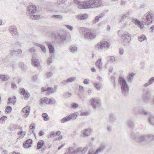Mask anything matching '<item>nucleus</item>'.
I'll list each match as a JSON object with an SVG mask.
<instances>
[{
    "instance_id": "1",
    "label": "nucleus",
    "mask_w": 154,
    "mask_h": 154,
    "mask_svg": "<svg viewBox=\"0 0 154 154\" xmlns=\"http://www.w3.org/2000/svg\"><path fill=\"white\" fill-rule=\"evenodd\" d=\"M154 19V14L148 11L143 16L141 23L139 20L134 18L132 19V22L141 29H142L143 28L144 25H148L151 24Z\"/></svg>"
},
{
    "instance_id": "2",
    "label": "nucleus",
    "mask_w": 154,
    "mask_h": 154,
    "mask_svg": "<svg viewBox=\"0 0 154 154\" xmlns=\"http://www.w3.org/2000/svg\"><path fill=\"white\" fill-rule=\"evenodd\" d=\"M131 137L135 141L141 143L151 142L154 139V135L151 134L145 136L140 135L139 133H132Z\"/></svg>"
},
{
    "instance_id": "3",
    "label": "nucleus",
    "mask_w": 154,
    "mask_h": 154,
    "mask_svg": "<svg viewBox=\"0 0 154 154\" xmlns=\"http://www.w3.org/2000/svg\"><path fill=\"white\" fill-rule=\"evenodd\" d=\"M118 81L121 86L123 94L125 96L128 94L129 89L126 81L122 77H120Z\"/></svg>"
},
{
    "instance_id": "4",
    "label": "nucleus",
    "mask_w": 154,
    "mask_h": 154,
    "mask_svg": "<svg viewBox=\"0 0 154 154\" xmlns=\"http://www.w3.org/2000/svg\"><path fill=\"white\" fill-rule=\"evenodd\" d=\"M89 102L92 107L94 109L99 107L101 105V100L97 97L92 98Z\"/></svg>"
},
{
    "instance_id": "5",
    "label": "nucleus",
    "mask_w": 154,
    "mask_h": 154,
    "mask_svg": "<svg viewBox=\"0 0 154 154\" xmlns=\"http://www.w3.org/2000/svg\"><path fill=\"white\" fill-rule=\"evenodd\" d=\"M143 91V92L142 94V101L145 103H148L150 100L151 94L148 90L144 89Z\"/></svg>"
},
{
    "instance_id": "6",
    "label": "nucleus",
    "mask_w": 154,
    "mask_h": 154,
    "mask_svg": "<svg viewBox=\"0 0 154 154\" xmlns=\"http://www.w3.org/2000/svg\"><path fill=\"white\" fill-rule=\"evenodd\" d=\"M89 8L98 7L101 6V2L100 0L88 1Z\"/></svg>"
},
{
    "instance_id": "7",
    "label": "nucleus",
    "mask_w": 154,
    "mask_h": 154,
    "mask_svg": "<svg viewBox=\"0 0 154 154\" xmlns=\"http://www.w3.org/2000/svg\"><path fill=\"white\" fill-rule=\"evenodd\" d=\"M131 36V35L128 32H125L122 35L121 38L123 39L125 45H127L130 43Z\"/></svg>"
},
{
    "instance_id": "8",
    "label": "nucleus",
    "mask_w": 154,
    "mask_h": 154,
    "mask_svg": "<svg viewBox=\"0 0 154 154\" xmlns=\"http://www.w3.org/2000/svg\"><path fill=\"white\" fill-rule=\"evenodd\" d=\"M56 40L59 44L63 43L65 40L66 36L64 34L58 33L55 35Z\"/></svg>"
},
{
    "instance_id": "9",
    "label": "nucleus",
    "mask_w": 154,
    "mask_h": 154,
    "mask_svg": "<svg viewBox=\"0 0 154 154\" xmlns=\"http://www.w3.org/2000/svg\"><path fill=\"white\" fill-rule=\"evenodd\" d=\"M88 149V147L87 146L83 148L79 147L75 150V154H85L86 152Z\"/></svg>"
},
{
    "instance_id": "10",
    "label": "nucleus",
    "mask_w": 154,
    "mask_h": 154,
    "mask_svg": "<svg viewBox=\"0 0 154 154\" xmlns=\"http://www.w3.org/2000/svg\"><path fill=\"white\" fill-rule=\"evenodd\" d=\"M9 31L13 36H19V33L17 31L16 26H11L9 28Z\"/></svg>"
},
{
    "instance_id": "11",
    "label": "nucleus",
    "mask_w": 154,
    "mask_h": 154,
    "mask_svg": "<svg viewBox=\"0 0 154 154\" xmlns=\"http://www.w3.org/2000/svg\"><path fill=\"white\" fill-rule=\"evenodd\" d=\"M37 58V56L36 54H34L32 55V62L33 65L35 67H37L40 65L39 61Z\"/></svg>"
},
{
    "instance_id": "12",
    "label": "nucleus",
    "mask_w": 154,
    "mask_h": 154,
    "mask_svg": "<svg viewBox=\"0 0 154 154\" xmlns=\"http://www.w3.org/2000/svg\"><path fill=\"white\" fill-rule=\"evenodd\" d=\"M22 53V50L20 49L17 51L12 50L10 51L9 55L11 57L13 56H19Z\"/></svg>"
},
{
    "instance_id": "13",
    "label": "nucleus",
    "mask_w": 154,
    "mask_h": 154,
    "mask_svg": "<svg viewBox=\"0 0 154 154\" xmlns=\"http://www.w3.org/2000/svg\"><path fill=\"white\" fill-rule=\"evenodd\" d=\"M97 46L99 49L102 50L104 48L109 47L110 45L107 42L104 41L102 42L99 43L97 45Z\"/></svg>"
},
{
    "instance_id": "14",
    "label": "nucleus",
    "mask_w": 154,
    "mask_h": 154,
    "mask_svg": "<svg viewBox=\"0 0 154 154\" xmlns=\"http://www.w3.org/2000/svg\"><path fill=\"white\" fill-rule=\"evenodd\" d=\"M78 8L80 9L89 8L88 1H86L80 3L78 5Z\"/></svg>"
},
{
    "instance_id": "15",
    "label": "nucleus",
    "mask_w": 154,
    "mask_h": 154,
    "mask_svg": "<svg viewBox=\"0 0 154 154\" xmlns=\"http://www.w3.org/2000/svg\"><path fill=\"white\" fill-rule=\"evenodd\" d=\"M20 94H23L25 100L28 99L29 97L28 92L26 91L24 88H20L19 90Z\"/></svg>"
},
{
    "instance_id": "16",
    "label": "nucleus",
    "mask_w": 154,
    "mask_h": 154,
    "mask_svg": "<svg viewBox=\"0 0 154 154\" xmlns=\"http://www.w3.org/2000/svg\"><path fill=\"white\" fill-rule=\"evenodd\" d=\"M85 38L89 39H91L94 38L96 36L95 34L91 31H88L85 34Z\"/></svg>"
},
{
    "instance_id": "17",
    "label": "nucleus",
    "mask_w": 154,
    "mask_h": 154,
    "mask_svg": "<svg viewBox=\"0 0 154 154\" xmlns=\"http://www.w3.org/2000/svg\"><path fill=\"white\" fill-rule=\"evenodd\" d=\"M91 130L90 128H87L82 130V134L83 137H88L90 135Z\"/></svg>"
},
{
    "instance_id": "18",
    "label": "nucleus",
    "mask_w": 154,
    "mask_h": 154,
    "mask_svg": "<svg viewBox=\"0 0 154 154\" xmlns=\"http://www.w3.org/2000/svg\"><path fill=\"white\" fill-rule=\"evenodd\" d=\"M126 125L127 126L131 129H133L134 127V124L133 121L131 119L127 120Z\"/></svg>"
},
{
    "instance_id": "19",
    "label": "nucleus",
    "mask_w": 154,
    "mask_h": 154,
    "mask_svg": "<svg viewBox=\"0 0 154 154\" xmlns=\"http://www.w3.org/2000/svg\"><path fill=\"white\" fill-rule=\"evenodd\" d=\"M36 7L33 5L32 3H29V14H34L37 11Z\"/></svg>"
},
{
    "instance_id": "20",
    "label": "nucleus",
    "mask_w": 154,
    "mask_h": 154,
    "mask_svg": "<svg viewBox=\"0 0 154 154\" xmlns=\"http://www.w3.org/2000/svg\"><path fill=\"white\" fill-rule=\"evenodd\" d=\"M141 114L144 115H149L150 116V113L146 111L144 109L141 107H139V109H138V114Z\"/></svg>"
},
{
    "instance_id": "21",
    "label": "nucleus",
    "mask_w": 154,
    "mask_h": 154,
    "mask_svg": "<svg viewBox=\"0 0 154 154\" xmlns=\"http://www.w3.org/2000/svg\"><path fill=\"white\" fill-rule=\"evenodd\" d=\"M96 66L99 69L100 71L103 68L102 63V59L101 58L98 59L96 62Z\"/></svg>"
},
{
    "instance_id": "22",
    "label": "nucleus",
    "mask_w": 154,
    "mask_h": 154,
    "mask_svg": "<svg viewBox=\"0 0 154 154\" xmlns=\"http://www.w3.org/2000/svg\"><path fill=\"white\" fill-rule=\"evenodd\" d=\"M8 129L11 131H13L18 129H20L21 131H22V127H20L19 126L17 125H11L9 127Z\"/></svg>"
},
{
    "instance_id": "23",
    "label": "nucleus",
    "mask_w": 154,
    "mask_h": 154,
    "mask_svg": "<svg viewBox=\"0 0 154 154\" xmlns=\"http://www.w3.org/2000/svg\"><path fill=\"white\" fill-rule=\"evenodd\" d=\"M116 119V116L113 113H111L109 114V121L110 122L112 123L114 122Z\"/></svg>"
},
{
    "instance_id": "24",
    "label": "nucleus",
    "mask_w": 154,
    "mask_h": 154,
    "mask_svg": "<svg viewBox=\"0 0 154 154\" xmlns=\"http://www.w3.org/2000/svg\"><path fill=\"white\" fill-rule=\"evenodd\" d=\"M22 111L23 112H26L24 115V117L26 118L29 115V106H27L23 108L22 110Z\"/></svg>"
},
{
    "instance_id": "25",
    "label": "nucleus",
    "mask_w": 154,
    "mask_h": 154,
    "mask_svg": "<svg viewBox=\"0 0 154 154\" xmlns=\"http://www.w3.org/2000/svg\"><path fill=\"white\" fill-rule=\"evenodd\" d=\"M77 17L78 19L83 20L87 19L88 16L87 14H84L77 15Z\"/></svg>"
},
{
    "instance_id": "26",
    "label": "nucleus",
    "mask_w": 154,
    "mask_h": 154,
    "mask_svg": "<svg viewBox=\"0 0 154 154\" xmlns=\"http://www.w3.org/2000/svg\"><path fill=\"white\" fill-rule=\"evenodd\" d=\"M135 74L133 73H130L127 77V80L129 83H131L133 79Z\"/></svg>"
},
{
    "instance_id": "27",
    "label": "nucleus",
    "mask_w": 154,
    "mask_h": 154,
    "mask_svg": "<svg viewBox=\"0 0 154 154\" xmlns=\"http://www.w3.org/2000/svg\"><path fill=\"white\" fill-rule=\"evenodd\" d=\"M44 144L45 142L43 140H39L37 143V149H40Z\"/></svg>"
},
{
    "instance_id": "28",
    "label": "nucleus",
    "mask_w": 154,
    "mask_h": 154,
    "mask_svg": "<svg viewBox=\"0 0 154 154\" xmlns=\"http://www.w3.org/2000/svg\"><path fill=\"white\" fill-rule=\"evenodd\" d=\"M154 82V77L151 78L149 80L148 82L145 84L144 86L145 87H147L150 85L152 84Z\"/></svg>"
},
{
    "instance_id": "29",
    "label": "nucleus",
    "mask_w": 154,
    "mask_h": 154,
    "mask_svg": "<svg viewBox=\"0 0 154 154\" xmlns=\"http://www.w3.org/2000/svg\"><path fill=\"white\" fill-rule=\"evenodd\" d=\"M105 148V146L104 145H102L99 147L95 151L96 154H98L103 151Z\"/></svg>"
},
{
    "instance_id": "30",
    "label": "nucleus",
    "mask_w": 154,
    "mask_h": 154,
    "mask_svg": "<svg viewBox=\"0 0 154 154\" xmlns=\"http://www.w3.org/2000/svg\"><path fill=\"white\" fill-rule=\"evenodd\" d=\"M48 45L50 53H53L54 51V46L51 44L49 43H48Z\"/></svg>"
},
{
    "instance_id": "31",
    "label": "nucleus",
    "mask_w": 154,
    "mask_h": 154,
    "mask_svg": "<svg viewBox=\"0 0 154 154\" xmlns=\"http://www.w3.org/2000/svg\"><path fill=\"white\" fill-rule=\"evenodd\" d=\"M9 79V77L7 75H0V79H2L4 81H7Z\"/></svg>"
},
{
    "instance_id": "32",
    "label": "nucleus",
    "mask_w": 154,
    "mask_h": 154,
    "mask_svg": "<svg viewBox=\"0 0 154 154\" xmlns=\"http://www.w3.org/2000/svg\"><path fill=\"white\" fill-rule=\"evenodd\" d=\"M71 120V118L69 116H67L63 118L61 120V122L62 123H64L66 122L69 121Z\"/></svg>"
},
{
    "instance_id": "33",
    "label": "nucleus",
    "mask_w": 154,
    "mask_h": 154,
    "mask_svg": "<svg viewBox=\"0 0 154 154\" xmlns=\"http://www.w3.org/2000/svg\"><path fill=\"white\" fill-rule=\"evenodd\" d=\"M69 51L72 53L77 52V48L75 46H71L69 48Z\"/></svg>"
},
{
    "instance_id": "34",
    "label": "nucleus",
    "mask_w": 154,
    "mask_h": 154,
    "mask_svg": "<svg viewBox=\"0 0 154 154\" xmlns=\"http://www.w3.org/2000/svg\"><path fill=\"white\" fill-rule=\"evenodd\" d=\"M94 85L95 87L98 90H100L102 87V84L99 83L95 82L94 83Z\"/></svg>"
},
{
    "instance_id": "35",
    "label": "nucleus",
    "mask_w": 154,
    "mask_h": 154,
    "mask_svg": "<svg viewBox=\"0 0 154 154\" xmlns=\"http://www.w3.org/2000/svg\"><path fill=\"white\" fill-rule=\"evenodd\" d=\"M42 116L44 120L45 121H48L49 120L50 117L46 113H42Z\"/></svg>"
},
{
    "instance_id": "36",
    "label": "nucleus",
    "mask_w": 154,
    "mask_h": 154,
    "mask_svg": "<svg viewBox=\"0 0 154 154\" xmlns=\"http://www.w3.org/2000/svg\"><path fill=\"white\" fill-rule=\"evenodd\" d=\"M78 115V112H74L73 114H71L69 115L70 117L71 118V119H75L77 118V116Z\"/></svg>"
},
{
    "instance_id": "37",
    "label": "nucleus",
    "mask_w": 154,
    "mask_h": 154,
    "mask_svg": "<svg viewBox=\"0 0 154 154\" xmlns=\"http://www.w3.org/2000/svg\"><path fill=\"white\" fill-rule=\"evenodd\" d=\"M23 146L24 148H29V139L27 140L24 142Z\"/></svg>"
},
{
    "instance_id": "38",
    "label": "nucleus",
    "mask_w": 154,
    "mask_h": 154,
    "mask_svg": "<svg viewBox=\"0 0 154 154\" xmlns=\"http://www.w3.org/2000/svg\"><path fill=\"white\" fill-rule=\"evenodd\" d=\"M51 18L58 20H62L63 18V17L61 15H54L51 16Z\"/></svg>"
},
{
    "instance_id": "39",
    "label": "nucleus",
    "mask_w": 154,
    "mask_h": 154,
    "mask_svg": "<svg viewBox=\"0 0 154 154\" xmlns=\"http://www.w3.org/2000/svg\"><path fill=\"white\" fill-rule=\"evenodd\" d=\"M74 149V147H69L68 149V151L70 154H75V150Z\"/></svg>"
},
{
    "instance_id": "40",
    "label": "nucleus",
    "mask_w": 154,
    "mask_h": 154,
    "mask_svg": "<svg viewBox=\"0 0 154 154\" xmlns=\"http://www.w3.org/2000/svg\"><path fill=\"white\" fill-rule=\"evenodd\" d=\"M139 109V106L134 107L133 109L132 112L135 115L138 114Z\"/></svg>"
},
{
    "instance_id": "41",
    "label": "nucleus",
    "mask_w": 154,
    "mask_h": 154,
    "mask_svg": "<svg viewBox=\"0 0 154 154\" xmlns=\"http://www.w3.org/2000/svg\"><path fill=\"white\" fill-rule=\"evenodd\" d=\"M40 16L39 15H30V18L32 20H38L39 19Z\"/></svg>"
},
{
    "instance_id": "42",
    "label": "nucleus",
    "mask_w": 154,
    "mask_h": 154,
    "mask_svg": "<svg viewBox=\"0 0 154 154\" xmlns=\"http://www.w3.org/2000/svg\"><path fill=\"white\" fill-rule=\"evenodd\" d=\"M149 120L151 124L154 125V117L153 116H150Z\"/></svg>"
},
{
    "instance_id": "43",
    "label": "nucleus",
    "mask_w": 154,
    "mask_h": 154,
    "mask_svg": "<svg viewBox=\"0 0 154 154\" xmlns=\"http://www.w3.org/2000/svg\"><path fill=\"white\" fill-rule=\"evenodd\" d=\"M37 46L41 48V50L42 52L44 53H45L46 52V50L45 47L44 46H43L40 44H38Z\"/></svg>"
},
{
    "instance_id": "44",
    "label": "nucleus",
    "mask_w": 154,
    "mask_h": 154,
    "mask_svg": "<svg viewBox=\"0 0 154 154\" xmlns=\"http://www.w3.org/2000/svg\"><path fill=\"white\" fill-rule=\"evenodd\" d=\"M19 66L20 67L23 69H26V66L22 62H19Z\"/></svg>"
},
{
    "instance_id": "45",
    "label": "nucleus",
    "mask_w": 154,
    "mask_h": 154,
    "mask_svg": "<svg viewBox=\"0 0 154 154\" xmlns=\"http://www.w3.org/2000/svg\"><path fill=\"white\" fill-rule=\"evenodd\" d=\"M48 100V99L47 97H44L42 98L41 100L40 101V103L43 104L44 103H45L46 102H47Z\"/></svg>"
},
{
    "instance_id": "46",
    "label": "nucleus",
    "mask_w": 154,
    "mask_h": 154,
    "mask_svg": "<svg viewBox=\"0 0 154 154\" xmlns=\"http://www.w3.org/2000/svg\"><path fill=\"white\" fill-rule=\"evenodd\" d=\"M12 108L11 106H7L5 109V111L7 113H10L12 110Z\"/></svg>"
},
{
    "instance_id": "47",
    "label": "nucleus",
    "mask_w": 154,
    "mask_h": 154,
    "mask_svg": "<svg viewBox=\"0 0 154 154\" xmlns=\"http://www.w3.org/2000/svg\"><path fill=\"white\" fill-rule=\"evenodd\" d=\"M76 78L75 77H71L67 79L68 82H73L76 79Z\"/></svg>"
},
{
    "instance_id": "48",
    "label": "nucleus",
    "mask_w": 154,
    "mask_h": 154,
    "mask_svg": "<svg viewBox=\"0 0 154 154\" xmlns=\"http://www.w3.org/2000/svg\"><path fill=\"white\" fill-rule=\"evenodd\" d=\"M54 58L53 57L51 56L50 57H49L47 60V63L48 65H50L52 62V60Z\"/></svg>"
},
{
    "instance_id": "49",
    "label": "nucleus",
    "mask_w": 154,
    "mask_h": 154,
    "mask_svg": "<svg viewBox=\"0 0 154 154\" xmlns=\"http://www.w3.org/2000/svg\"><path fill=\"white\" fill-rule=\"evenodd\" d=\"M146 38L144 35H142L139 37L138 40L140 42H142Z\"/></svg>"
},
{
    "instance_id": "50",
    "label": "nucleus",
    "mask_w": 154,
    "mask_h": 154,
    "mask_svg": "<svg viewBox=\"0 0 154 154\" xmlns=\"http://www.w3.org/2000/svg\"><path fill=\"white\" fill-rule=\"evenodd\" d=\"M129 15V12H128L127 14H125L121 18V20H120L121 21H122L123 20L126 18Z\"/></svg>"
},
{
    "instance_id": "51",
    "label": "nucleus",
    "mask_w": 154,
    "mask_h": 154,
    "mask_svg": "<svg viewBox=\"0 0 154 154\" xmlns=\"http://www.w3.org/2000/svg\"><path fill=\"white\" fill-rule=\"evenodd\" d=\"M96 152L94 151V150L93 148H91L88 150L87 154H95Z\"/></svg>"
},
{
    "instance_id": "52",
    "label": "nucleus",
    "mask_w": 154,
    "mask_h": 154,
    "mask_svg": "<svg viewBox=\"0 0 154 154\" xmlns=\"http://www.w3.org/2000/svg\"><path fill=\"white\" fill-rule=\"evenodd\" d=\"M56 91V89H54L53 88H51V89H50V90H49V91L48 92V91L47 94L49 95L50 94V93H55Z\"/></svg>"
},
{
    "instance_id": "53",
    "label": "nucleus",
    "mask_w": 154,
    "mask_h": 154,
    "mask_svg": "<svg viewBox=\"0 0 154 154\" xmlns=\"http://www.w3.org/2000/svg\"><path fill=\"white\" fill-rule=\"evenodd\" d=\"M109 60H108V61L109 62V61H110L111 62H113V61H115V58L114 57L111 56H109L107 57V59H109Z\"/></svg>"
},
{
    "instance_id": "54",
    "label": "nucleus",
    "mask_w": 154,
    "mask_h": 154,
    "mask_svg": "<svg viewBox=\"0 0 154 154\" xmlns=\"http://www.w3.org/2000/svg\"><path fill=\"white\" fill-rule=\"evenodd\" d=\"M7 117L5 116H3L1 117L0 119V122L2 123H3V122H5V120L7 118Z\"/></svg>"
},
{
    "instance_id": "55",
    "label": "nucleus",
    "mask_w": 154,
    "mask_h": 154,
    "mask_svg": "<svg viewBox=\"0 0 154 154\" xmlns=\"http://www.w3.org/2000/svg\"><path fill=\"white\" fill-rule=\"evenodd\" d=\"M99 20V18L97 16L95 17L94 19L92 21V23L93 24H95L97 22H98Z\"/></svg>"
},
{
    "instance_id": "56",
    "label": "nucleus",
    "mask_w": 154,
    "mask_h": 154,
    "mask_svg": "<svg viewBox=\"0 0 154 154\" xmlns=\"http://www.w3.org/2000/svg\"><path fill=\"white\" fill-rule=\"evenodd\" d=\"M50 89H51V88L50 87H48L47 88H46V87H42V90L43 92H44L46 91H48V92H49Z\"/></svg>"
},
{
    "instance_id": "57",
    "label": "nucleus",
    "mask_w": 154,
    "mask_h": 154,
    "mask_svg": "<svg viewBox=\"0 0 154 154\" xmlns=\"http://www.w3.org/2000/svg\"><path fill=\"white\" fill-rule=\"evenodd\" d=\"M89 114V113L88 112H82L80 115L81 116H88Z\"/></svg>"
},
{
    "instance_id": "58",
    "label": "nucleus",
    "mask_w": 154,
    "mask_h": 154,
    "mask_svg": "<svg viewBox=\"0 0 154 154\" xmlns=\"http://www.w3.org/2000/svg\"><path fill=\"white\" fill-rule=\"evenodd\" d=\"M46 74L47 77L48 78H49L51 77L53 75L52 72H47L46 73Z\"/></svg>"
},
{
    "instance_id": "59",
    "label": "nucleus",
    "mask_w": 154,
    "mask_h": 154,
    "mask_svg": "<svg viewBox=\"0 0 154 154\" xmlns=\"http://www.w3.org/2000/svg\"><path fill=\"white\" fill-rule=\"evenodd\" d=\"M56 101L53 99H50L49 100V103L50 104H54L56 103Z\"/></svg>"
},
{
    "instance_id": "60",
    "label": "nucleus",
    "mask_w": 154,
    "mask_h": 154,
    "mask_svg": "<svg viewBox=\"0 0 154 154\" xmlns=\"http://www.w3.org/2000/svg\"><path fill=\"white\" fill-rule=\"evenodd\" d=\"M56 136L55 133L51 132L50 135L48 136V138H52Z\"/></svg>"
},
{
    "instance_id": "61",
    "label": "nucleus",
    "mask_w": 154,
    "mask_h": 154,
    "mask_svg": "<svg viewBox=\"0 0 154 154\" xmlns=\"http://www.w3.org/2000/svg\"><path fill=\"white\" fill-rule=\"evenodd\" d=\"M83 83L85 85L88 84L89 83V80L87 79H85L84 80Z\"/></svg>"
},
{
    "instance_id": "62",
    "label": "nucleus",
    "mask_w": 154,
    "mask_h": 154,
    "mask_svg": "<svg viewBox=\"0 0 154 154\" xmlns=\"http://www.w3.org/2000/svg\"><path fill=\"white\" fill-rule=\"evenodd\" d=\"M65 2V0H58L57 1V3L58 5H60L63 3Z\"/></svg>"
},
{
    "instance_id": "63",
    "label": "nucleus",
    "mask_w": 154,
    "mask_h": 154,
    "mask_svg": "<svg viewBox=\"0 0 154 154\" xmlns=\"http://www.w3.org/2000/svg\"><path fill=\"white\" fill-rule=\"evenodd\" d=\"M106 129L107 131L109 132L112 131V127L110 125H108Z\"/></svg>"
},
{
    "instance_id": "64",
    "label": "nucleus",
    "mask_w": 154,
    "mask_h": 154,
    "mask_svg": "<svg viewBox=\"0 0 154 154\" xmlns=\"http://www.w3.org/2000/svg\"><path fill=\"white\" fill-rule=\"evenodd\" d=\"M35 125L34 124H32L29 126V129L31 130L34 128L35 127Z\"/></svg>"
}]
</instances>
